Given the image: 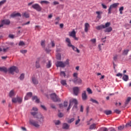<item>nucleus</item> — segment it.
Listing matches in <instances>:
<instances>
[{
    "mask_svg": "<svg viewBox=\"0 0 131 131\" xmlns=\"http://www.w3.org/2000/svg\"><path fill=\"white\" fill-rule=\"evenodd\" d=\"M18 46H25V43L23 41H20L19 42Z\"/></svg>",
    "mask_w": 131,
    "mask_h": 131,
    "instance_id": "45",
    "label": "nucleus"
},
{
    "mask_svg": "<svg viewBox=\"0 0 131 131\" xmlns=\"http://www.w3.org/2000/svg\"><path fill=\"white\" fill-rule=\"evenodd\" d=\"M54 122L55 125H59L60 123H61V122L60 121V120L54 121Z\"/></svg>",
    "mask_w": 131,
    "mask_h": 131,
    "instance_id": "43",
    "label": "nucleus"
},
{
    "mask_svg": "<svg viewBox=\"0 0 131 131\" xmlns=\"http://www.w3.org/2000/svg\"><path fill=\"white\" fill-rule=\"evenodd\" d=\"M41 46L42 48L45 49L46 48V41L45 40H41Z\"/></svg>",
    "mask_w": 131,
    "mask_h": 131,
    "instance_id": "33",
    "label": "nucleus"
},
{
    "mask_svg": "<svg viewBox=\"0 0 131 131\" xmlns=\"http://www.w3.org/2000/svg\"><path fill=\"white\" fill-rule=\"evenodd\" d=\"M46 67H47V68H51V67H52V63H51V60H49L48 61V63H47Z\"/></svg>",
    "mask_w": 131,
    "mask_h": 131,
    "instance_id": "38",
    "label": "nucleus"
},
{
    "mask_svg": "<svg viewBox=\"0 0 131 131\" xmlns=\"http://www.w3.org/2000/svg\"><path fill=\"white\" fill-rule=\"evenodd\" d=\"M2 23H3V24L5 25H10L11 21L9 19H6L2 20Z\"/></svg>",
    "mask_w": 131,
    "mask_h": 131,
    "instance_id": "19",
    "label": "nucleus"
},
{
    "mask_svg": "<svg viewBox=\"0 0 131 131\" xmlns=\"http://www.w3.org/2000/svg\"><path fill=\"white\" fill-rule=\"evenodd\" d=\"M62 128L63 129H68L69 128V125L66 123H63L62 125Z\"/></svg>",
    "mask_w": 131,
    "mask_h": 131,
    "instance_id": "24",
    "label": "nucleus"
},
{
    "mask_svg": "<svg viewBox=\"0 0 131 131\" xmlns=\"http://www.w3.org/2000/svg\"><path fill=\"white\" fill-rule=\"evenodd\" d=\"M104 113L106 115H110V114H112V111L108 110L105 111Z\"/></svg>",
    "mask_w": 131,
    "mask_h": 131,
    "instance_id": "35",
    "label": "nucleus"
},
{
    "mask_svg": "<svg viewBox=\"0 0 131 131\" xmlns=\"http://www.w3.org/2000/svg\"><path fill=\"white\" fill-rule=\"evenodd\" d=\"M77 75H78V74H77V73H74L73 74V76L74 77V78H76V77H78Z\"/></svg>",
    "mask_w": 131,
    "mask_h": 131,
    "instance_id": "60",
    "label": "nucleus"
},
{
    "mask_svg": "<svg viewBox=\"0 0 131 131\" xmlns=\"http://www.w3.org/2000/svg\"><path fill=\"white\" fill-rule=\"evenodd\" d=\"M123 10H124V8L123 7V6H122V7H121L120 8H119V12H120V14H121V15H122V11H123Z\"/></svg>",
    "mask_w": 131,
    "mask_h": 131,
    "instance_id": "41",
    "label": "nucleus"
},
{
    "mask_svg": "<svg viewBox=\"0 0 131 131\" xmlns=\"http://www.w3.org/2000/svg\"><path fill=\"white\" fill-rule=\"evenodd\" d=\"M69 35L70 36H71V37H73L75 40H77L78 39V38L76 37V32H75V30H73L72 32H70Z\"/></svg>",
    "mask_w": 131,
    "mask_h": 131,
    "instance_id": "10",
    "label": "nucleus"
},
{
    "mask_svg": "<svg viewBox=\"0 0 131 131\" xmlns=\"http://www.w3.org/2000/svg\"><path fill=\"white\" fill-rule=\"evenodd\" d=\"M111 25V23L107 22L105 23V25H101L96 27V29L97 30H102V29H105V28H107L109 27Z\"/></svg>",
    "mask_w": 131,
    "mask_h": 131,
    "instance_id": "3",
    "label": "nucleus"
},
{
    "mask_svg": "<svg viewBox=\"0 0 131 131\" xmlns=\"http://www.w3.org/2000/svg\"><path fill=\"white\" fill-rule=\"evenodd\" d=\"M63 106L64 107H67V106H68V102H64L63 103Z\"/></svg>",
    "mask_w": 131,
    "mask_h": 131,
    "instance_id": "61",
    "label": "nucleus"
},
{
    "mask_svg": "<svg viewBox=\"0 0 131 131\" xmlns=\"http://www.w3.org/2000/svg\"><path fill=\"white\" fill-rule=\"evenodd\" d=\"M118 58V55H115V56H114L113 59H114V60H115V61L116 62V61H117Z\"/></svg>",
    "mask_w": 131,
    "mask_h": 131,
    "instance_id": "51",
    "label": "nucleus"
},
{
    "mask_svg": "<svg viewBox=\"0 0 131 131\" xmlns=\"http://www.w3.org/2000/svg\"><path fill=\"white\" fill-rule=\"evenodd\" d=\"M64 116V115L62 113H59L58 114V117H60V118L63 117Z\"/></svg>",
    "mask_w": 131,
    "mask_h": 131,
    "instance_id": "58",
    "label": "nucleus"
},
{
    "mask_svg": "<svg viewBox=\"0 0 131 131\" xmlns=\"http://www.w3.org/2000/svg\"><path fill=\"white\" fill-rule=\"evenodd\" d=\"M96 13L97 14V18L98 19H101L102 18L101 14H103V12L102 11H96Z\"/></svg>",
    "mask_w": 131,
    "mask_h": 131,
    "instance_id": "21",
    "label": "nucleus"
},
{
    "mask_svg": "<svg viewBox=\"0 0 131 131\" xmlns=\"http://www.w3.org/2000/svg\"><path fill=\"white\" fill-rule=\"evenodd\" d=\"M74 103L75 105H77V100L76 99H72L70 100V106H72Z\"/></svg>",
    "mask_w": 131,
    "mask_h": 131,
    "instance_id": "17",
    "label": "nucleus"
},
{
    "mask_svg": "<svg viewBox=\"0 0 131 131\" xmlns=\"http://www.w3.org/2000/svg\"><path fill=\"white\" fill-rule=\"evenodd\" d=\"M80 111V112H83V106L81 105Z\"/></svg>",
    "mask_w": 131,
    "mask_h": 131,
    "instance_id": "64",
    "label": "nucleus"
},
{
    "mask_svg": "<svg viewBox=\"0 0 131 131\" xmlns=\"http://www.w3.org/2000/svg\"><path fill=\"white\" fill-rule=\"evenodd\" d=\"M31 97H32V93L29 92L27 93L26 96L25 97V100H29V99H30V98H31Z\"/></svg>",
    "mask_w": 131,
    "mask_h": 131,
    "instance_id": "16",
    "label": "nucleus"
},
{
    "mask_svg": "<svg viewBox=\"0 0 131 131\" xmlns=\"http://www.w3.org/2000/svg\"><path fill=\"white\" fill-rule=\"evenodd\" d=\"M101 6H102L103 9H107V6L105 5L104 4H102Z\"/></svg>",
    "mask_w": 131,
    "mask_h": 131,
    "instance_id": "62",
    "label": "nucleus"
},
{
    "mask_svg": "<svg viewBox=\"0 0 131 131\" xmlns=\"http://www.w3.org/2000/svg\"><path fill=\"white\" fill-rule=\"evenodd\" d=\"M90 101L91 102H92V103H94L95 104H99V102H98V101L93 98H91Z\"/></svg>",
    "mask_w": 131,
    "mask_h": 131,
    "instance_id": "37",
    "label": "nucleus"
},
{
    "mask_svg": "<svg viewBox=\"0 0 131 131\" xmlns=\"http://www.w3.org/2000/svg\"><path fill=\"white\" fill-rule=\"evenodd\" d=\"M35 29H37V30H40V26H35Z\"/></svg>",
    "mask_w": 131,
    "mask_h": 131,
    "instance_id": "63",
    "label": "nucleus"
},
{
    "mask_svg": "<svg viewBox=\"0 0 131 131\" xmlns=\"http://www.w3.org/2000/svg\"><path fill=\"white\" fill-rule=\"evenodd\" d=\"M56 59H57V60H61V54H57L56 55Z\"/></svg>",
    "mask_w": 131,
    "mask_h": 131,
    "instance_id": "48",
    "label": "nucleus"
},
{
    "mask_svg": "<svg viewBox=\"0 0 131 131\" xmlns=\"http://www.w3.org/2000/svg\"><path fill=\"white\" fill-rule=\"evenodd\" d=\"M119 6V3H114L110 5L108 9V14H111V12L113 9H116Z\"/></svg>",
    "mask_w": 131,
    "mask_h": 131,
    "instance_id": "6",
    "label": "nucleus"
},
{
    "mask_svg": "<svg viewBox=\"0 0 131 131\" xmlns=\"http://www.w3.org/2000/svg\"><path fill=\"white\" fill-rule=\"evenodd\" d=\"M8 71L9 73H10V74L12 75H14V72H16V73H19V69L15 66L11 67L8 69Z\"/></svg>",
    "mask_w": 131,
    "mask_h": 131,
    "instance_id": "2",
    "label": "nucleus"
},
{
    "mask_svg": "<svg viewBox=\"0 0 131 131\" xmlns=\"http://www.w3.org/2000/svg\"><path fill=\"white\" fill-rule=\"evenodd\" d=\"M86 91H87L88 94H93V91H92V89H90V88H87Z\"/></svg>",
    "mask_w": 131,
    "mask_h": 131,
    "instance_id": "40",
    "label": "nucleus"
},
{
    "mask_svg": "<svg viewBox=\"0 0 131 131\" xmlns=\"http://www.w3.org/2000/svg\"><path fill=\"white\" fill-rule=\"evenodd\" d=\"M35 118L38 119V121L39 123H43L45 122V117L42 116L41 114H38L35 116Z\"/></svg>",
    "mask_w": 131,
    "mask_h": 131,
    "instance_id": "4",
    "label": "nucleus"
},
{
    "mask_svg": "<svg viewBox=\"0 0 131 131\" xmlns=\"http://www.w3.org/2000/svg\"><path fill=\"white\" fill-rule=\"evenodd\" d=\"M50 97L54 102H60V98L55 93L51 94Z\"/></svg>",
    "mask_w": 131,
    "mask_h": 131,
    "instance_id": "9",
    "label": "nucleus"
},
{
    "mask_svg": "<svg viewBox=\"0 0 131 131\" xmlns=\"http://www.w3.org/2000/svg\"><path fill=\"white\" fill-rule=\"evenodd\" d=\"M7 2V0H3L2 1L0 2V7H1V6H3V5H4V4H5V3Z\"/></svg>",
    "mask_w": 131,
    "mask_h": 131,
    "instance_id": "44",
    "label": "nucleus"
},
{
    "mask_svg": "<svg viewBox=\"0 0 131 131\" xmlns=\"http://www.w3.org/2000/svg\"><path fill=\"white\" fill-rule=\"evenodd\" d=\"M23 17H25V18H29V13L27 12H25L22 14Z\"/></svg>",
    "mask_w": 131,
    "mask_h": 131,
    "instance_id": "23",
    "label": "nucleus"
},
{
    "mask_svg": "<svg viewBox=\"0 0 131 131\" xmlns=\"http://www.w3.org/2000/svg\"><path fill=\"white\" fill-rule=\"evenodd\" d=\"M40 67V65L39 64V60H37L36 61V68H39Z\"/></svg>",
    "mask_w": 131,
    "mask_h": 131,
    "instance_id": "42",
    "label": "nucleus"
},
{
    "mask_svg": "<svg viewBox=\"0 0 131 131\" xmlns=\"http://www.w3.org/2000/svg\"><path fill=\"white\" fill-rule=\"evenodd\" d=\"M82 99L83 101H86L88 100V95H86V91H84L82 93Z\"/></svg>",
    "mask_w": 131,
    "mask_h": 131,
    "instance_id": "13",
    "label": "nucleus"
},
{
    "mask_svg": "<svg viewBox=\"0 0 131 131\" xmlns=\"http://www.w3.org/2000/svg\"><path fill=\"white\" fill-rule=\"evenodd\" d=\"M126 127H128V126H131V121L127 123L126 125H125Z\"/></svg>",
    "mask_w": 131,
    "mask_h": 131,
    "instance_id": "57",
    "label": "nucleus"
},
{
    "mask_svg": "<svg viewBox=\"0 0 131 131\" xmlns=\"http://www.w3.org/2000/svg\"><path fill=\"white\" fill-rule=\"evenodd\" d=\"M31 114L34 116V118H35V116L38 114L36 112H31Z\"/></svg>",
    "mask_w": 131,
    "mask_h": 131,
    "instance_id": "46",
    "label": "nucleus"
},
{
    "mask_svg": "<svg viewBox=\"0 0 131 131\" xmlns=\"http://www.w3.org/2000/svg\"><path fill=\"white\" fill-rule=\"evenodd\" d=\"M20 52L21 54H26V53H27V51L26 50H21Z\"/></svg>",
    "mask_w": 131,
    "mask_h": 131,
    "instance_id": "52",
    "label": "nucleus"
},
{
    "mask_svg": "<svg viewBox=\"0 0 131 131\" xmlns=\"http://www.w3.org/2000/svg\"><path fill=\"white\" fill-rule=\"evenodd\" d=\"M123 128H124V126H120L118 127V129L119 130H122V129H123Z\"/></svg>",
    "mask_w": 131,
    "mask_h": 131,
    "instance_id": "54",
    "label": "nucleus"
},
{
    "mask_svg": "<svg viewBox=\"0 0 131 131\" xmlns=\"http://www.w3.org/2000/svg\"><path fill=\"white\" fill-rule=\"evenodd\" d=\"M78 120L77 121H76V122H75V124L76 125H77L78 124V123H79V122H80V119H79V116L78 117Z\"/></svg>",
    "mask_w": 131,
    "mask_h": 131,
    "instance_id": "53",
    "label": "nucleus"
},
{
    "mask_svg": "<svg viewBox=\"0 0 131 131\" xmlns=\"http://www.w3.org/2000/svg\"><path fill=\"white\" fill-rule=\"evenodd\" d=\"M129 52V50L125 49L123 51L122 55H123L124 56H126L128 54Z\"/></svg>",
    "mask_w": 131,
    "mask_h": 131,
    "instance_id": "26",
    "label": "nucleus"
},
{
    "mask_svg": "<svg viewBox=\"0 0 131 131\" xmlns=\"http://www.w3.org/2000/svg\"><path fill=\"white\" fill-rule=\"evenodd\" d=\"M14 95H15V92H14V90H11L9 94V97L10 98H12V97H14Z\"/></svg>",
    "mask_w": 131,
    "mask_h": 131,
    "instance_id": "29",
    "label": "nucleus"
},
{
    "mask_svg": "<svg viewBox=\"0 0 131 131\" xmlns=\"http://www.w3.org/2000/svg\"><path fill=\"white\" fill-rule=\"evenodd\" d=\"M40 4L41 5H43V4H45V5H49V4H50V2L48 1H42L40 2Z\"/></svg>",
    "mask_w": 131,
    "mask_h": 131,
    "instance_id": "31",
    "label": "nucleus"
},
{
    "mask_svg": "<svg viewBox=\"0 0 131 131\" xmlns=\"http://www.w3.org/2000/svg\"><path fill=\"white\" fill-rule=\"evenodd\" d=\"M35 100L36 103H39V99L37 98V96H35L32 97V100L34 101Z\"/></svg>",
    "mask_w": 131,
    "mask_h": 131,
    "instance_id": "28",
    "label": "nucleus"
},
{
    "mask_svg": "<svg viewBox=\"0 0 131 131\" xmlns=\"http://www.w3.org/2000/svg\"><path fill=\"white\" fill-rule=\"evenodd\" d=\"M0 71L4 72L5 73H7V72L8 71V70L6 67H0Z\"/></svg>",
    "mask_w": 131,
    "mask_h": 131,
    "instance_id": "22",
    "label": "nucleus"
},
{
    "mask_svg": "<svg viewBox=\"0 0 131 131\" xmlns=\"http://www.w3.org/2000/svg\"><path fill=\"white\" fill-rule=\"evenodd\" d=\"M91 27V26H90V24L88 23H85L84 24V31L85 32H88L89 31V30L90 29Z\"/></svg>",
    "mask_w": 131,
    "mask_h": 131,
    "instance_id": "15",
    "label": "nucleus"
},
{
    "mask_svg": "<svg viewBox=\"0 0 131 131\" xmlns=\"http://www.w3.org/2000/svg\"><path fill=\"white\" fill-rule=\"evenodd\" d=\"M56 67H61V68H64L65 67V64L63 61H57L56 63Z\"/></svg>",
    "mask_w": 131,
    "mask_h": 131,
    "instance_id": "12",
    "label": "nucleus"
},
{
    "mask_svg": "<svg viewBox=\"0 0 131 131\" xmlns=\"http://www.w3.org/2000/svg\"><path fill=\"white\" fill-rule=\"evenodd\" d=\"M97 126V124H92L90 126V129H96V126Z\"/></svg>",
    "mask_w": 131,
    "mask_h": 131,
    "instance_id": "30",
    "label": "nucleus"
},
{
    "mask_svg": "<svg viewBox=\"0 0 131 131\" xmlns=\"http://www.w3.org/2000/svg\"><path fill=\"white\" fill-rule=\"evenodd\" d=\"M32 8L34 10H36L37 12H41V10H42V8H41V7H40V5L38 4H33L32 5Z\"/></svg>",
    "mask_w": 131,
    "mask_h": 131,
    "instance_id": "7",
    "label": "nucleus"
},
{
    "mask_svg": "<svg viewBox=\"0 0 131 131\" xmlns=\"http://www.w3.org/2000/svg\"><path fill=\"white\" fill-rule=\"evenodd\" d=\"M74 120H75V119L74 118H73L69 120L68 121V123H71L72 122H73L74 121Z\"/></svg>",
    "mask_w": 131,
    "mask_h": 131,
    "instance_id": "49",
    "label": "nucleus"
},
{
    "mask_svg": "<svg viewBox=\"0 0 131 131\" xmlns=\"http://www.w3.org/2000/svg\"><path fill=\"white\" fill-rule=\"evenodd\" d=\"M116 76H118V77H122V74L120 73H118L117 75Z\"/></svg>",
    "mask_w": 131,
    "mask_h": 131,
    "instance_id": "56",
    "label": "nucleus"
},
{
    "mask_svg": "<svg viewBox=\"0 0 131 131\" xmlns=\"http://www.w3.org/2000/svg\"><path fill=\"white\" fill-rule=\"evenodd\" d=\"M128 75L125 74L123 75L122 79L124 81H127V80H128Z\"/></svg>",
    "mask_w": 131,
    "mask_h": 131,
    "instance_id": "25",
    "label": "nucleus"
},
{
    "mask_svg": "<svg viewBox=\"0 0 131 131\" xmlns=\"http://www.w3.org/2000/svg\"><path fill=\"white\" fill-rule=\"evenodd\" d=\"M66 42H67L68 47H69V48H72L73 51H74L75 52H77V53H80V51H79V50L77 48L75 47L74 46L71 44V40H70V39L69 38H67L66 39Z\"/></svg>",
    "mask_w": 131,
    "mask_h": 131,
    "instance_id": "1",
    "label": "nucleus"
},
{
    "mask_svg": "<svg viewBox=\"0 0 131 131\" xmlns=\"http://www.w3.org/2000/svg\"><path fill=\"white\" fill-rule=\"evenodd\" d=\"M60 76H64V77H65V76H66V74H65V72L61 71L60 72Z\"/></svg>",
    "mask_w": 131,
    "mask_h": 131,
    "instance_id": "50",
    "label": "nucleus"
},
{
    "mask_svg": "<svg viewBox=\"0 0 131 131\" xmlns=\"http://www.w3.org/2000/svg\"><path fill=\"white\" fill-rule=\"evenodd\" d=\"M72 81L73 82H74V83H75V84H79V83H81V82H82V80H81V79L78 77L74 78L72 80Z\"/></svg>",
    "mask_w": 131,
    "mask_h": 131,
    "instance_id": "11",
    "label": "nucleus"
},
{
    "mask_svg": "<svg viewBox=\"0 0 131 131\" xmlns=\"http://www.w3.org/2000/svg\"><path fill=\"white\" fill-rule=\"evenodd\" d=\"M131 100V98L130 97H128L125 102V105L126 106V105H127V104H128L129 103V102Z\"/></svg>",
    "mask_w": 131,
    "mask_h": 131,
    "instance_id": "36",
    "label": "nucleus"
},
{
    "mask_svg": "<svg viewBox=\"0 0 131 131\" xmlns=\"http://www.w3.org/2000/svg\"><path fill=\"white\" fill-rule=\"evenodd\" d=\"M32 81L33 84H38V80L37 79L34 77H32Z\"/></svg>",
    "mask_w": 131,
    "mask_h": 131,
    "instance_id": "20",
    "label": "nucleus"
},
{
    "mask_svg": "<svg viewBox=\"0 0 131 131\" xmlns=\"http://www.w3.org/2000/svg\"><path fill=\"white\" fill-rule=\"evenodd\" d=\"M73 93L75 96H77L79 92V88L74 87L73 89Z\"/></svg>",
    "mask_w": 131,
    "mask_h": 131,
    "instance_id": "14",
    "label": "nucleus"
},
{
    "mask_svg": "<svg viewBox=\"0 0 131 131\" xmlns=\"http://www.w3.org/2000/svg\"><path fill=\"white\" fill-rule=\"evenodd\" d=\"M25 77V75L24 74H21L19 77L20 80H23L24 79V78Z\"/></svg>",
    "mask_w": 131,
    "mask_h": 131,
    "instance_id": "39",
    "label": "nucleus"
},
{
    "mask_svg": "<svg viewBox=\"0 0 131 131\" xmlns=\"http://www.w3.org/2000/svg\"><path fill=\"white\" fill-rule=\"evenodd\" d=\"M104 31V32H111V31H112V27H109L108 28H106Z\"/></svg>",
    "mask_w": 131,
    "mask_h": 131,
    "instance_id": "27",
    "label": "nucleus"
},
{
    "mask_svg": "<svg viewBox=\"0 0 131 131\" xmlns=\"http://www.w3.org/2000/svg\"><path fill=\"white\" fill-rule=\"evenodd\" d=\"M23 99L21 97H17L15 98H13L12 99V103H18V104H21L22 103Z\"/></svg>",
    "mask_w": 131,
    "mask_h": 131,
    "instance_id": "8",
    "label": "nucleus"
},
{
    "mask_svg": "<svg viewBox=\"0 0 131 131\" xmlns=\"http://www.w3.org/2000/svg\"><path fill=\"white\" fill-rule=\"evenodd\" d=\"M60 83L62 85H67V82L66 81V80H62L60 81Z\"/></svg>",
    "mask_w": 131,
    "mask_h": 131,
    "instance_id": "34",
    "label": "nucleus"
},
{
    "mask_svg": "<svg viewBox=\"0 0 131 131\" xmlns=\"http://www.w3.org/2000/svg\"><path fill=\"white\" fill-rule=\"evenodd\" d=\"M29 123L31 124V125H32L33 126H34L35 127H37V128H38L39 126H40V125L38 123V122L37 121H34L32 119L29 120Z\"/></svg>",
    "mask_w": 131,
    "mask_h": 131,
    "instance_id": "5",
    "label": "nucleus"
},
{
    "mask_svg": "<svg viewBox=\"0 0 131 131\" xmlns=\"http://www.w3.org/2000/svg\"><path fill=\"white\" fill-rule=\"evenodd\" d=\"M10 16L12 18H15V17H21V13L19 12L16 13H12L11 14Z\"/></svg>",
    "mask_w": 131,
    "mask_h": 131,
    "instance_id": "18",
    "label": "nucleus"
},
{
    "mask_svg": "<svg viewBox=\"0 0 131 131\" xmlns=\"http://www.w3.org/2000/svg\"><path fill=\"white\" fill-rule=\"evenodd\" d=\"M115 112L117 113V114H120L121 112L119 110H115Z\"/></svg>",
    "mask_w": 131,
    "mask_h": 131,
    "instance_id": "55",
    "label": "nucleus"
},
{
    "mask_svg": "<svg viewBox=\"0 0 131 131\" xmlns=\"http://www.w3.org/2000/svg\"><path fill=\"white\" fill-rule=\"evenodd\" d=\"M63 63L64 64V67L66 66V65H69V59H67L66 61Z\"/></svg>",
    "mask_w": 131,
    "mask_h": 131,
    "instance_id": "47",
    "label": "nucleus"
},
{
    "mask_svg": "<svg viewBox=\"0 0 131 131\" xmlns=\"http://www.w3.org/2000/svg\"><path fill=\"white\" fill-rule=\"evenodd\" d=\"M51 46L52 48H54L55 47V42L54 41H51Z\"/></svg>",
    "mask_w": 131,
    "mask_h": 131,
    "instance_id": "59",
    "label": "nucleus"
},
{
    "mask_svg": "<svg viewBox=\"0 0 131 131\" xmlns=\"http://www.w3.org/2000/svg\"><path fill=\"white\" fill-rule=\"evenodd\" d=\"M90 41H91V42L93 43V46L95 47L96 45V42H97V39H96V38L92 39H91Z\"/></svg>",
    "mask_w": 131,
    "mask_h": 131,
    "instance_id": "32",
    "label": "nucleus"
}]
</instances>
